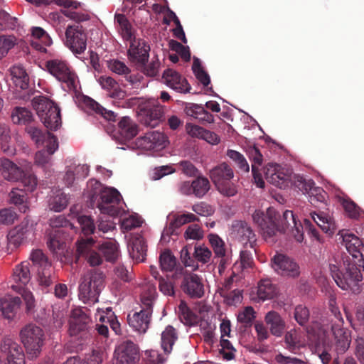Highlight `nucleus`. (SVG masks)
<instances>
[{
	"mask_svg": "<svg viewBox=\"0 0 364 364\" xmlns=\"http://www.w3.org/2000/svg\"><path fill=\"white\" fill-rule=\"evenodd\" d=\"M0 351L3 355L6 356L7 364H26L22 348L12 338L5 336L2 338Z\"/></svg>",
	"mask_w": 364,
	"mask_h": 364,
	"instance_id": "15",
	"label": "nucleus"
},
{
	"mask_svg": "<svg viewBox=\"0 0 364 364\" xmlns=\"http://www.w3.org/2000/svg\"><path fill=\"white\" fill-rule=\"evenodd\" d=\"M105 188L99 181L95 179H90L87 182V193L91 206H95L97 199Z\"/></svg>",
	"mask_w": 364,
	"mask_h": 364,
	"instance_id": "48",
	"label": "nucleus"
},
{
	"mask_svg": "<svg viewBox=\"0 0 364 364\" xmlns=\"http://www.w3.org/2000/svg\"><path fill=\"white\" fill-rule=\"evenodd\" d=\"M255 318V311L252 306H247L237 315V321L244 328L252 326Z\"/></svg>",
	"mask_w": 364,
	"mask_h": 364,
	"instance_id": "54",
	"label": "nucleus"
},
{
	"mask_svg": "<svg viewBox=\"0 0 364 364\" xmlns=\"http://www.w3.org/2000/svg\"><path fill=\"white\" fill-rule=\"evenodd\" d=\"M51 228L47 240L49 250L55 255L58 259H62L65 257L66 244L69 234L68 229H73L72 223L64 215L53 217L49 220Z\"/></svg>",
	"mask_w": 364,
	"mask_h": 364,
	"instance_id": "2",
	"label": "nucleus"
},
{
	"mask_svg": "<svg viewBox=\"0 0 364 364\" xmlns=\"http://www.w3.org/2000/svg\"><path fill=\"white\" fill-rule=\"evenodd\" d=\"M227 156L235 163L240 171L249 173V164L241 153L235 150L228 149L227 151Z\"/></svg>",
	"mask_w": 364,
	"mask_h": 364,
	"instance_id": "49",
	"label": "nucleus"
},
{
	"mask_svg": "<svg viewBox=\"0 0 364 364\" xmlns=\"http://www.w3.org/2000/svg\"><path fill=\"white\" fill-rule=\"evenodd\" d=\"M12 122L16 124H27L33 120V114L26 107H16L11 114Z\"/></svg>",
	"mask_w": 364,
	"mask_h": 364,
	"instance_id": "44",
	"label": "nucleus"
},
{
	"mask_svg": "<svg viewBox=\"0 0 364 364\" xmlns=\"http://www.w3.org/2000/svg\"><path fill=\"white\" fill-rule=\"evenodd\" d=\"M95 330L91 318L82 309H74L69 321V333L81 341L90 340Z\"/></svg>",
	"mask_w": 364,
	"mask_h": 364,
	"instance_id": "6",
	"label": "nucleus"
},
{
	"mask_svg": "<svg viewBox=\"0 0 364 364\" xmlns=\"http://www.w3.org/2000/svg\"><path fill=\"white\" fill-rule=\"evenodd\" d=\"M114 22L117 23V31L124 41H129L136 38L133 26L124 14H115Z\"/></svg>",
	"mask_w": 364,
	"mask_h": 364,
	"instance_id": "30",
	"label": "nucleus"
},
{
	"mask_svg": "<svg viewBox=\"0 0 364 364\" xmlns=\"http://www.w3.org/2000/svg\"><path fill=\"white\" fill-rule=\"evenodd\" d=\"M193 195L198 198H203L210 190V183L209 180L203 176H198L192 181Z\"/></svg>",
	"mask_w": 364,
	"mask_h": 364,
	"instance_id": "46",
	"label": "nucleus"
},
{
	"mask_svg": "<svg viewBox=\"0 0 364 364\" xmlns=\"http://www.w3.org/2000/svg\"><path fill=\"white\" fill-rule=\"evenodd\" d=\"M130 43L128 49V58L134 63L144 65L148 61L150 47L144 40L134 38L129 41Z\"/></svg>",
	"mask_w": 364,
	"mask_h": 364,
	"instance_id": "19",
	"label": "nucleus"
},
{
	"mask_svg": "<svg viewBox=\"0 0 364 364\" xmlns=\"http://www.w3.org/2000/svg\"><path fill=\"white\" fill-rule=\"evenodd\" d=\"M265 322L269 326L272 335L275 336H282L285 323L278 313L274 311L268 312L265 316Z\"/></svg>",
	"mask_w": 364,
	"mask_h": 364,
	"instance_id": "37",
	"label": "nucleus"
},
{
	"mask_svg": "<svg viewBox=\"0 0 364 364\" xmlns=\"http://www.w3.org/2000/svg\"><path fill=\"white\" fill-rule=\"evenodd\" d=\"M118 129L120 136L126 141L132 139L138 134L137 124L127 116L121 118Z\"/></svg>",
	"mask_w": 364,
	"mask_h": 364,
	"instance_id": "32",
	"label": "nucleus"
},
{
	"mask_svg": "<svg viewBox=\"0 0 364 364\" xmlns=\"http://www.w3.org/2000/svg\"><path fill=\"white\" fill-rule=\"evenodd\" d=\"M65 45L75 53H84L87 46V38L82 26H68L65 31Z\"/></svg>",
	"mask_w": 364,
	"mask_h": 364,
	"instance_id": "17",
	"label": "nucleus"
},
{
	"mask_svg": "<svg viewBox=\"0 0 364 364\" xmlns=\"http://www.w3.org/2000/svg\"><path fill=\"white\" fill-rule=\"evenodd\" d=\"M136 144L141 149L158 151L166 146V137L159 132H151L138 138Z\"/></svg>",
	"mask_w": 364,
	"mask_h": 364,
	"instance_id": "22",
	"label": "nucleus"
},
{
	"mask_svg": "<svg viewBox=\"0 0 364 364\" xmlns=\"http://www.w3.org/2000/svg\"><path fill=\"white\" fill-rule=\"evenodd\" d=\"M309 310L306 306L299 304L295 307L294 318L300 326L306 325L309 321Z\"/></svg>",
	"mask_w": 364,
	"mask_h": 364,
	"instance_id": "60",
	"label": "nucleus"
},
{
	"mask_svg": "<svg viewBox=\"0 0 364 364\" xmlns=\"http://www.w3.org/2000/svg\"><path fill=\"white\" fill-rule=\"evenodd\" d=\"M29 265V262H23L15 267L12 274V279L15 282H19L23 285L29 282L31 278Z\"/></svg>",
	"mask_w": 364,
	"mask_h": 364,
	"instance_id": "40",
	"label": "nucleus"
},
{
	"mask_svg": "<svg viewBox=\"0 0 364 364\" xmlns=\"http://www.w3.org/2000/svg\"><path fill=\"white\" fill-rule=\"evenodd\" d=\"M104 287V274L102 272L94 271L84 277L79 286V298L84 303L95 304Z\"/></svg>",
	"mask_w": 364,
	"mask_h": 364,
	"instance_id": "8",
	"label": "nucleus"
},
{
	"mask_svg": "<svg viewBox=\"0 0 364 364\" xmlns=\"http://www.w3.org/2000/svg\"><path fill=\"white\" fill-rule=\"evenodd\" d=\"M45 66L47 71L58 81L65 84L68 89H75V75L65 60L60 58L50 59L46 61Z\"/></svg>",
	"mask_w": 364,
	"mask_h": 364,
	"instance_id": "10",
	"label": "nucleus"
},
{
	"mask_svg": "<svg viewBox=\"0 0 364 364\" xmlns=\"http://www.w3.org/2000/svg\"><path fill=\"white\" fill-rule=\"evenodd\" d=\"M26 131L31 139L38 146L43 145L45 143L46 139L48 137V134L49 132H43L33 126L27 127Z\"/></svg>",
	"mask_w": 364,
	"mask_h": 364,
	"instance_id": "57",
	"label": "nucleus"
},
{
	"mask_svg": "<svg viewBox=\"0 0 364 364\" xmlns=\"http://www.w3.org/2000/svg\"><path fill=\"white\" fill-rule=\"evenodd\" d=\"M233 177L232 168L225 162L215 166L210 171V178L215 186L230 181Z\"/></svg>",
	"mask_w": 364,
	"mask_h": 364,
	"instance_id": "28",
	"label": "nucleus"
},
{
	"mask_svg": "<svg viewBox=\"0 0 364 364\" xmlns=\"http://www.w3.org/2000/svg\"><path fill=\"white\" fill-rule=\"evenodd\" d=\"M155 289L149 291L148 295L141 296L142 309L132 315L127 316V321L130 327L135 331L144 333L149 328L152 315V304L154 299Z\"/></svg>",
	"mask_w": 364,
	"mask_h": 364,
	"instance_id": "7",
	"label": "nucleus"
},
{
	"mask_svg": "<svg viewBox=\"0 0 364 364\" xmlns=\"http://www.w3.org/2000/svg\"><path fill=\"white\" fill-rule=\"evenodd\" d=\"M311 218L314 223L326 233L333 234L336 230V224L331 217L323 213H311Z\"/></svg>",
	"mask_w": 364,
	"mask_h": 364,
	"instance_id": "39",
	"label": "nucleus"
},
{
	"mask_svg": "<svg viewBox=\"0 0 364 364\" xmlns=\"http://www.w3.org/2000/svg\"><path fill=\"white\" fill-rule=\"evenodd\" d=\"M32 105L45 127L56 130L61 126L60 109L52 100L45 96L35 97Z\"/></svg>",
	"mask_w": 364,
	"mask_h": 364,
	"instance_id": "4",
	"label": "nucleus"
},
{
	"mask_svg": "<svg viewBox=\"0 0 364 364\" xmlns=\"http://www.w3.org/2000/svg\"><path fill=\"white\" fill-rule=\"evenodd\" d=\"M21 304V300L18 296H5L0 299V309L6 318L11 320L19 309Z\"/></svg>",
	"mask_w": 364,
	"mask_h": 364,
	"instance_id": "29",
	"label": "nucleus"
},
{
	"mask_svg": "<svg viewBox=\"0 0 364 364\" xmlns=\"http://www.w3.org/2000/svg\"><path fill=\"white\" fill-rule=\"evenodd\" d=\"M330 271L335 282L341 289L354 294L360 291V283L362 282L363 275L355 262L346 260L341 267L330 264Z\"/></svg>",
	"mask_w": 364,
	"mask_h": 364,
	"instance_id": "3",
	"label": "nucleus"
},
{
	"mask_svg": "<svg viewBox=\"0 0 364 364\" xmlns=\"http://www.w3.org/2000/svg\"><path fill=\"white\" fill-rule=\"evenodd\" d=\"M114 359V364H136L139 360V348L131 341H124L115 348Z\"/></svg>",
	"mask_w": 364,
	"mask_h": 364,
	"instance_id": "13",
	"label": "nucleus"
},
{
	"mask_svg": "<svg viewBox=\"0 0 364 364\" xmlns=\"http://www.w3.org/2000/svg\"><path fill=\"white\" fill-rule=\"evenodd\" d=\"M208 240L213 250L215 257L224 256V254L227 252L224 241L215 234H210Z\"/></svg>",
	"mask_w": 364,
	"mask_h": 364,
	"instance_id": "58",
	"label": "nucleus"
},
{
	"mask_svg": "<svg viewBox=\"0 0 364 364\" xmlns=\"http://www.w3.org/2000/svg\"><path fill=\"white\" fill-rule=\"evenodd\" d=\"M340 238L342 239V244L346 247L347 251L358 262L364 260V245L361 240L353 233L339 232Z\"/></svg>",
	"mask_w": 364,
	"mask_h": 364,
	"instance_id": "21",
	"label": "nucleus"
},
{
	"mask_svg": "<svg viewBox=\"0 0 364 364\" xmlns=\"http://www.w3.org/2000/svg\"><path fill=\"white\" fill-rule=\"evenodd\" d=\"M185 224L186 220L182 215H174L173 219L170 221L168 226L164 230L162 237L164 238L165 236L177 235L176 230Z\"/></svg>",
	"mask_w": 364,
	"mask_h": 364,
	"instance_id": "55",
	"label": "nucleus"
},
{
	"mask_svg": "<svg viewBox=\"0 0 364 364\" xmlns=\"http://www.w3.org/2000/svg\"><path fill=\"white\" fill-rule=\"evenodd\" d=\"M85 104L87 108L94 111L95 114L102 116L106 120L116 121L117 114L114 112L106 109L93 99L87 97Z\"/></svg>",
	"mask_w": 364,
	"mask_h": 364,
	"instance_id": "42",
	"label": "nucleus"
},
{
	"mask_svg": "<svg viewBox=\"0 0 364 364\" xmlns=\"http://www.w3.org/2000/svg\"><path fill=\"white\" fill-rule=\"evenodd\" d=\"M9 126L5 123L0 122V143L1 149L4 153L11 154L12 149H11L9 143L11 140Z\"/></svg>",
	"mask_w": 364,
	"mask_h": 364,
	"instance_id": "52",
	"label": "nucleus"
},
{
	"mask_svg": "<svg viewBox=\"0 0 364 364\" xmlns=\"http://www.w3.org/2000/svg\"><path fill=\"white\" fill-rule=\"evenodd\" d=\"M183 276L181 289L184 294L192 299H200L204 294L202 278L196 274L188 273L183 267H176L172 275L173 279Z\"/></svg>",
	"mask_w": 364,
	"mask_h": 364,
	"instance_id": "9",
	"label": "nucleus"
},
{
	"mask_svg": "<svg viewBox=\"0 0 364 364\" xmlns=\"http://www.w3.org/2000/svg\"><path fill=\"white\" fill-rule=\"evenodd\" d=\"M164 114V107L157 100L148 101L140 108V120L146 127H156Z\"/></svg>",
	"mask_w": 364,
	"mask_h": 364,
	"instance_id": "12",
	"label": "nucleus"
},
{
	"mask_svg": "<svg viewBox=\"0 0 364 364\" xmlns=\"http://www.w3.org/2000/svg\"><path fill=\"white\" fill-rule=\"evenodd\" d=\"M9 196V203L16 206L20 212L24 213L28 210V196L24 190L13 188Z\"/></svg>",
	"mask_w": 364,
	"mask_h": 364,
	"instance_id": "38",
	"label": "nucleus"
},
{
	"mask_svg": "<svg viewBox=\"0 0 364 364\" xmlns=\"http://www.w3.org/2000/svg\"><path fill=\"white\" fill-rule=\"evenodd\" d=\"M20 338L23 343L28 358H37L44 344L45 334L43 330L33 323L25 326L20 331Z\"/></svg>",
	"mask_w": 364,
	"mask_h": 364,
	"instance_id": "5",
	"label": "nucleus"
},
{
	"mask_svg": "<svg viewBox=\"0 0 364 364\" xmlns=\"http://www.w3.org/2000/svg\"><path fill=\"white\" fill-rule=\"evenodd\" d=\"M147 245L144 237L137 235L132 239L129 254L136 262H144L146 256Z\"/></svg>",
	"mask_w": 364,
	"mask_h": 364,
	"instance_id": "33",
	"label": "nucleus"
},
{
	"mask_svg": "<svg viewBox=\"0 0 364 364\" xmlns=\"http://www.w3.org/2000/svg\"><path fill=\"white\" fill-rule=\"evenodd\" d=\"M61 13L67 18L78 23L90 19V16L87 11L82 12L65 9L61 10Z\"/></svg>",
	"mask_w": 364,
	"mask_h": 364,
	"instance_id": "62",
	"label": "nucleus"
},
{
	"mask_svg": "<svg viewBox=\"0 0 364 364\" xmlns=\"http://www.w3.org/2000/svg\"><path fill=\"white\" fill-rule=\"evenodd\" d=\"M178 315L182 321H184L186 323H192L196 318L195 314L189 309L186 301L181 300L178 305Z\"/></svg>",
	"mask_w": 364,
	"mask_h": 364,
	"instance_id": "61",
	"label": "nucleus"
},
{
	"mask_svg": "<svg viewBox=\"0 0 364 364\" xmlns=\"http://www.w3.org/2000/svg\"><path fill=\"white\" fill-rule=\"evenodd\" d=\"M102 88L109 92L112 98H123L124 92L120 89L118 82L112 77L102 75L97 80Z\"/></svg>",
	"mask_w": 364,
	"mask_h": 364,
	"instance_id": "34",
	"label": "nucleus"
},
{
	"mask_svg": "<svg viewBox=\"0 0 364 364\" xmlns=\"http://www.w3.org/2000/svg\"><path fill=\"white\" fill-rule=\"evenodd\" d=\"M38 281L43 288H47L56 282V277L51 265L43 269H38Z\"/></svg>",
	"mask_w": 364,
	"mask_h": 364,
	"instance_id": "45",
	"label": "nucleus"
},
{
	"mask_svg": "<svg viewBox=\"0 0 364 364\" xmlns=\"http://www.w3.org/2000/svg\"><path fill=\"white\" fill-rule=\"evenodd\" d=\"M28 232L27 224L21 223L20 225L11 230L7 235V250L13 252L18 247L23 241L26 238Z\"/></svg>",
	"mask_w": 364,
	"mask_h": 364,
	"instance_id": "27",
	"label": "nucleus"
},
{
	"mask_svg": "<svg viewBox=\"0 0 364 364\" xmlns=\"http://www.w3.org/2000/svg\"><path fill=\"white\" fill-rule=\"evenodd\" d=\"M266 180L279 188H285L290 179L287 170L277 164H269L264 169Z\"/></svg>",
	"mask_w": 364,
	"mask_h": 364,
	"instance_id": "20",
	"label": "nucleus"
},
{
	"mask_svg": "<svg viewBox=\"0 0 364 364\" xmlns=\"http://www.w3.org/2000/svg\"><path fill=\"white\" fill-rule=\"evenodd\" d=\"M253 222L258 226L266 241H274L273 237L278 232L284 233L289 230L297 242L304 239L303 230L311 234L316 240H319V234L309 219H304L303 225L296 221L291 210H287L281 217L279 212L269 207L265 212L256 210L252 215Z\"/></svg>",
	"mask_w": 364,
	"mask_h": 364,
	"instance_id": "1",
	"label": "nucleus"
},
{
	"mask_svg": "<svg viewBox=\"0 0 364 364\" xmlns=\"http://www.w3.org/2000/svg\"><path fill=\"white\" fill-rule=\"evenodd\" d=\"M272 267L282 276L295 278L300 274L298 264L291 258L283 255L277 254L271 259Z\"/></svg>",
	"mask_w": 364,
	"mask_h": 364,
	"instance_id": "14",
	"label": "nucleus"
},
{
	"mask_svg": "<svg viewBox=\"0 0 364 364\" xmlns=\"http://www.w3.org/2000/svg\"><path fill=\"white\" fill-rule=\"evenodd\" d=\"M17 43V38L14 36H0V59L5 56L8 52L14 47Z\"/></svg>",
	"mask_w": 364,
	"mask_h": 364,
	"instance_id": "59",
	"label": "nucleus"
},
{
	"mask_svg": "<svg viewBox=\"0 0 364 364\" xmlns=\"http://www.w3.org/2000/svg\"><path fill=\"white\" fill-rule=\"evenodd\" d=\"M284 343L286 348L294 353L299 349L300 340L297 331L292 329L288 331L284 336Z\"/></svg>",
	"mask_w": 364,
	"mask_h": 364,
	"instance_id": "53",
	"label": "nucleus"
},
{
	"mask_svg": "<svg viewBox=\"0 0 364 364\" xmlns=\"http://www.w3.org/2000/svg\"><path fill=\"white\" fill-rule=\"evenodd\" d=\"M295 186L304 193L309 196V201L311 204L317 202L323 203L327 193L320 187H316L312 180H306L303 176H298L295 181Z\"/></svg>",
	"mask_w": 364,
	"mask_h": 364,
	"instance_id": "18",
	"label": "nucleus"
},
{
	"mask_svg": "<svg viewBox=\"0 0 364 364\" xmlns=\"http://www.w3.org/2000/svg\"><path fill=\"white\" fill-rule=\"evenodd\" d=\"M329 310L334 316V320H331V328H340L343 326L344 320L339 308L336 305V300L334 296H331L328 301Z\"/></svg>",
	"mask_w": 364,
	"mask_h": 364,
	"instance_id": "50",
	"label": "nucleus"
},
{
	"mask_svg": "<svg viewBox=\"0 0 364 364\" xmlns=\"http://www.w3.org/2000/svg\"><path fill=\"white\" fill-rule=\"evenodd\" d=\"M334 336L335 344L333 352L336 357L333 358L332 364H341L339 355H343L349 348L350 339L346 330L342 326L331 328Z\"/></svg>",
	"mask_w": 364,
	"mask_h": 364,
	"instance_id": "23",
	"label": "nucleus"
},
{
	"mask_svg": "<svg viewBox=\"0 0 364 364\" xmlns=\"http://www.w3.org/2000/svg\"><path fill=\"white\" fill-rule=\"evenodd\" d=\"M30 258L33 263L38 267V269H43L51 265L47 257L41 250H33L31 254Z\"/></svg>",
	"mask_w": 364,
	"mask_h": 364,
	"instance_id": "63",
	"label": "nucleus"
},
{
	"mask_svg": "<svg viewBox=\"0 0 364 364\" xmlns=\"http://www.w3.org/2000/svg\"><path fill=\"white\" fill-rule=\"evenodd\" d=\"M77 220L84 235L95 234V225L93 220L90 217L81 215L78 217Z\"/></svg>",
	"mask_w": 364,
	"mask_h": 364,
	"instance_id": "64",
	"label": "nucleus"
},
{
	"mask_svg": "<svg viewBox=\"0 0 364 364\" xmlns=\"http://www.w3.org/2000/svg\"><path fill=\"white\" fill-rule=\"evenodd\" d=\"M224 301L229 306H236L240 304L242 300V291L238 289L232 291L220 292Z\"/></svg>",
	"mask_w": 364,
	"mask_h": 364,
	"instance_id": "56",
	"label": "nucleus"
},
{
	"mask_svg": "<svg viewBox=\"0 0 364 364\" xmlns=\"http://www.w3.org/2000/svg\"><path fill=\"white\" fill-rule=\"evenodd\" d=\"M68 204V196L61 191H57L48 200L50 210L55 212L63 210Z\"/></svg>",
	"mask_w": 364,
	"mask_h": 364,
	"instance_id": "43",
	"label": "nucleus"
},
{
	"mask_svg": "<svg viewBox=\"0 0 364 364\" xmlns=\"http://www.w3.org/2000/svg\"><path fill=\"white\" fill-rule=\"evenodd\" d=\"M0 173L6 181H18L22 177L23 171L9 159L0 158Z\"/></svg>",
	"mask_w": 364,
	"mask_h": 364,
	"instance_id": "26",
	"label": "nucleus"
},
{
	"mask_svg": "<svg viewBox=\"0 0 364 364\" xmlns=\"http://www.w3.org/2000/svg\"><path fill=\"white\" fill-rule=\"evenodd\" d=\"M159 263L162 271L172 272L176 266V259L169 250H166L161 253Z\"/></svg>",
	"mask_w": 364,
	"mask_h": 364,
	"instance_id": "51",
	"label": "nucleus"
},
{
	"mask_svg": "<svg viewBox=\"0 0 364 364\" xmlns=\"http://www.w3.org/2000/svg\"><path fill=\"white\" fill-rule=\"evenodd\" d=\"M162 77L164 83L176 92L186 93L188 92L191 88L187 80L172 69L166 70Z\"/></svg>",
	"mask_w": 364,
	"mask_h": 364,
	"instance_id": "25",
	"label": "nucleus"
},
{
	"mask_svg": "<svg viewBox=\"0 0 364 364\" xmlns=\"http://www.w3.org/2000/svg\"><path fill=\"white\" fill-rule=\"evenodd\" d=\"M95 243L93 238L81 239L77 242V252L79 255L85 257L90 266L95 267L102 264V258L96 251L92 250Z\"/></svg>",
	"mask_w": 364,
	"mask_h": 364,
	"instance_id": "24",
	"label": "nucleus"
},
{
	"mask_svg": "<svg viewBox=\"0 0 364 364\" xmlns=\"http://www.w3.org/2000/svg\"><path fill=\"white\" fill-rule=\"evenodd\" d=\"M12 80L17 87L26 90L29 85V77L21 65H15L10 70Z\"/></svg>",
	"mask_w": 364,
	"mask_h": 364,
	"instance_id": "36",
	"label": "nucleus"
},
{
	"mask_svg": "<svg viewBox=\"0 0 364 364\" xmlns=\"http://www.w3.org/2000/svg\"><path fill=\"white\" fill-rule=\"evenodd\" d=\"M277 294L276 287L268 279H262L257 287V296L262 301L273 299Z\"/></svg>",
	"mask_w": 364,
	"mask_h": 364,
	"instance_id": "41",
	"label": "nucleus"
},
{
	"mask_svg": "<svg viewBox=\"0 0 364 364\" xmlns=\"http://www.w3.org/2000/svg\"><path fill=\"white\" fill-rule=\"evenodd\" d=\"M185 113L198 119L201 123H213L214 117L204 109L201 105L188 103L184 108Z\"/></svg>",
	"mask_w": 364,
	"mask_h": 364,
	"instance_id": "31",
	"label": "nucleus"
},
{
	"mask_svg": "<svg viewBox=\"0 0 364 364\" xmlns=\"http://www.w3.org/2000/svg\"><path fill=\"white\" fill-rule=\"evenodd\" d=\"M178 340V333L172 326H167L161 333V346L166 354H169Z\"/></svg>",
	"mask_w": 364,
	"mask_h": 364,
	"instance_id": "35",
	"label": "nucleus"
},
{
	"mask_svg": "<svg viewBox=\"0 0 364 364\" xmlns=\"http://www.w3.org/2000/svg\"><path fill=\"white\" fill-rule=\"evenodd\" d=\"M100 251L108 262H113L119 257L118 246L114 240H109L102 243L100 247Z\"/></svg>",
	"mask_w": 364,
	"mask_h": 364,
	"instance_id": "47",
	"label": "nucleus"
},
{
	"mask_svg": "<svg viewBox=\"0 0 364 364\" xmlns=\"http://www.w3.org/2000/svg\"><path fill=\"white\" fill-rule=\"evenodd\" d=\"M231 235L246 247L255 249L257 238L251 226L243 220H234L231 225Z\"/></svg>",
	"mask_w": 364,
	"mask_h": 364,
	"instance_id": "16",
	"label": "nucleus"
},
{
	"mask_svg": "<svg viewBox=\"0 0 364 364\" xmlns=\"http://www.w3.org/2000/svg\"><path fill=\"white\" fill-rule=\"evenodd\" d=\"M121 198V194L117 189L106 187L97 199L95 206L97 207L102 213L117 216L120 212L117 205Z\"/></svg>",
	"mask_w": 364,
	"mask_h": 364,
	"instance_id": "11",
	"label": "nucleus"
}]
</instances>
